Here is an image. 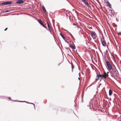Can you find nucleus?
Listing matches in <instances>:
<instances>
[{
  "label": "nucleus",
  "instance_id": "cd10ccee",
  "mask_svg": "<svg viewBox=\"0 0 121 121\" xmlns=\"http://www.w3.org/2000/svg\"><path fill=\"white\" fill-rule=\"evenodd\" d=\"M66 48V49H69V48Z\"/></svg>",
  "mask_w": 121,
  "mask_h": 121
},
{
  "label": "nucleus",
  "instance_id": "6e6552de",
  "mask_svg": "<svg viewBox=\"0 0 121 121\" xmlns=\"http://www.w3.org/2000/svg\"><path fill=\"white\" fill-rule=\"evenodd\" d=\"M112 93V91L111 89H110L109 90V95L110 96L111 95Z\"/></svg>",
  "mask_w": 121,
  "mask_h": 121
},
{
  "label": "nucleus",
  "instance_id": "bb28decb",
  "mask_svg": "<svg viewBox=\"0 0 121 121\" xmlns=\"http://www.w3.org/2000/svg\"><path fill=\"white\" fill-rule=\"evenodd\" d=\"M8 98L9 99H11V98L10 97H8Z\"/></svg>",
  "mask_w": 121,
  "mask_h": 121
},
{
  "label": "nucleus",
  "instance_id": "b1692460",
  "mask_svg": "<svg viewBox=\"0 0 121 121\" xmlns=\"http://www.w3.org/2000/svg\"><path fill=\"white\" fill-rule=\"evenodd\" d=\"M48 31H49V32H50L51 34H52L51 32V30H49Z\"/></svg>",
  "mask_w": 121,
  "mask_h": 121
},
{
  "label": "nucleus",
  "instance_id": "dca6fc26",
  "mask_svg": "<svg viewBox=\"0 0 121 121\" xmlns=\"http://www.w3.org/2000/svg\"><path fill=\"white\" fill-rule=\"evenodd\" d=\"M111 14H112V16L113 15V16H114V14H113V13H114V11H113L112 10H111Z\"/></svg>",
  "mask_w": 121,
  "mask_h": 121
},
{
  "label": "nucleus",
  "instance_id": "2eb2a0df",
  "mask_svg": "<svg viewBox=\"0 0 121 121\" xmlns=\"http://www.w3.org/2000/svg\"><path fill=\"white\" fill-rule=\"evenodd\" d=\"M105 41L104 39V37H103V38H101V37H100V41L101 42L102 41Z\"/></svg>",
  "mask_w": 121,
  "mask_h": 121
},
{
  "label": "nucleus",
  "instance_id": "9b49d317",
  "mask_svg": "<svg viewBox=\"0 0 121 121\" xmlns=\"http://www.w3.org/2000/svg\"><path fill=\"white\" fill-rule=\"evenodd\" d=\"M60 35L63 38V39H64V40H65V38L64 35L61 33H60Z\"/></svg>",
  "mask_w": 121,
  "mask_h": 121
},
{
  "label": "nucleus",
  "instance_id": "a211bd4d",
  "mask_svg": "<svg viewBox=\"0 0 121 121\" xmlns=\"http://www.w3.org/2000/svg\"><path fill=\"white\" fill-rule=\"evenodd\" d=\"M71 66H72V72L73 71V69L74 68V65H73V64H71Z\"/></svg>",
  "mask_w": 121,
  "mask_h": 121
},
{
  "label": "nucleus",
  "instance_id": "2f4dec72",
  "mask_svg": "<svg viewBox=\"0 0 121 121\" xmlns=\"http://www.w3.org/2000/svg\"><path fill=\"white\" fill-rule=\"evenodd\" d=\"M13 101H16V100H13Z\"/></svg>",
  "mask_w": 121,
  "mask_h": 121
},
{
  "label": "nucleus",
  "instance_id": "4468645a",
  "mask_svg": "<svg viewBox=\"0 0 121 121\" xmlns=\"http://www.w3.org/2000/svg\"><path fill=\"white\" fill-rule=\"evenodd\" d=\"M47 24L48 26V29L47 30H51L50 27V26H49V24L48 23V22H47Z\"/></svg>",
  "mask_w": 121,
  "mask_h": 121
},
{
  "label": "nucleus",
  "instance_id": "e433bc0d",
  "mask_svg": "<svg viewBox=\"0 0 121 121\" xmlns=\"http://www.w3.org/2000/svg\"><path fill=\"white\" fill-rule=\"evenodd\" d=\"M118 65V66L119 67V66L118 65Z\"/></svg>",
  "mask_w": 121,
  "mask_h": 121
},
{
  "label": "nucleus",
  "instance_id": "f03ea898",
  "mask_svg": "<svg viewBox=\"0 0 121 121\" xmlns=\"http://www.w3.org/2000/svg\"><path fill=\"white\" fill-rule=\"evenodd\" d=\"M105 61L106 64L108 67V69L110 70H112V66L109 62L106 60H105Z\"/></svg>",
  "mask_w": 121,
  "mask_h": 121
},
{
  "label": "nucleus",
  "instance_id": "20e7f679",
  "mask_svg": "<svg viewBox=\"0 0 121 121\" xmlns=\"http://www.w3.org/2000/svg\"><path fill=\"white\" fill-rule=\"evenodd\" d=\"M12 3V2L10 1H7L3 2L1 3L0 4L1 5H5L10 4H11Z\"/></svg>",
  "mask_w": 121,
  "mask_h": 121
},
{
  "label": "nucleus",
  "instance_id": "412c9836",
  "mask_svg": "<svg viewBox=\"0 0 121 121\" xmlns=\"http://www.w3.org/2000/svg\"><path fill=\"white\" fill-rule=\"evenodd\" d=\"M68 44H69L70 43V42L69 41H67V40H66L65 39V40H64Z\"/></svg>",
  "mask_w": 121,
  "mask_h": 121
},
{
  "label": "nucleus",
  "instance_id": "f3484780",
  "mask_svg": "<svg viewBox=\"0 0 121 121\" xmlns=\"http://www.w3.org/2000/svg\"><path fill=\"white\" fill-rule=\"evenodd\" d=\"M101 77L102 78H104L105 79H106V77L104 75H101Z\"/></svg>",
  "mask_w": 121,
  "mask_h": 121
},
{
  "label": "nucleus",
  "instance_id": "39448f33",
  "mask_svg": "<svg viewBox=\"0 0 121 121\" xmlns=\"http://www.w3.org/2000/svg\"><path fill=\"white\" fill-rule=\"evenodd\" d=\"M24 3V1L22 0H18L16 2V3L20 4H22Z\"/></svg>",
  "mask_w": 121,
  "mask_h": 121
},
{
  "label": "nucleus",
  "instance_id": "9d476101",
  "mask_svg": "<svg viewBox=\"0 0 121 121\" xmlns=\"http://www.w3.org/2000/svg\"><path fill=\"white\" fill-rule=\"evenodd\" d=\"M38 22L39 23L41 24V25H43V23L42 21L41 20L39 19H38Z\"/></svg>",
  "mask_w": 121,
  "mask_h": 121
},
{
  "label": "nucleus",
  "instance_id": "f704fd0d",
  "mask_svg": "<svg viewBox=\"0 0 121 121\" xmlns=\"http://www.w3.org/2000/svg\"><path fill=\"white\" fill-rule=\"evenodd\" d=\"M112 56L113 57H114V56L113 55H112Z\"/></svg>",
  "mask_w": 121,
  "mask_h": 121
},
{
  "label": "nucleus",
  "instance_id": "0eeeda50",
  "mask_svg": "<svg viewBox=\"0 0 121 121\" xmlns=\"http://www.w3.org/2000/svg\"><path fill=\"white\" fill-rule=\"evenodd\" d=\"M101 75H101L100 73L99 74H97V77L98 78L96 79V80H98L99 79V77H101Z\"/></svg>",
  "mask_w": 121,
  "mask_h": 121
},
{
  "label": "nucleus",
  "instance_id": "4c0bfd02",
  "mask_svg": "<svg viewBox=\"0 0 121 121\" xmlns=\"http://www.w3.org/2000/svg\"><path fill=\"white\" fill-rule=\"evenodd\" d=\"M116 74H117V73H116Z\"/></svg>",
  "mask_w": 121,
  "mask_h": 121
},
{
  "label": "nucleus",
  "instance_id": "6ab92c4d",
  "mask_svg": "<svg viewBox=\"0 0 121 121\" xmlns=\"http://www.w3.org/2000/svg\"><path fill=\"white\" fill-rule=\"evenodd\" d=\"M18 101V102H25L27 103H28V104H30V103H29V102H26V101Z\"/></svg>",
  "mask_w": 121,
  "mask_h": 121
},
{
  "label": "nucleus",
  "instance_id": "aec40b11",
  "mask_svg": "<svg viewBox=\"0 0 121 121\" xmlns=\"http://www.w3.org/2000/svg\"><path fill=\"white\" fill-rule=\"evenodd\" d=\"M42 26H43L44 28L46 29L47 30H48V28L47 27H46V26H45L44 25V24H43V25H42Z\"/></svg>",
  "mask_w": 121,
  "mask_h": 121
},
{
  "label": "nucleus",
  "instance_id": "f8f14e48",
  "mask_svg": "<svg viewBox=\"0 0 121 121\" xmlns=\"http://www.w3.org/2000/svg\"><path fill=\"white\" fill-rule=\"evenodd\" d=\"M107 3L108 4V5L109 7L110 8H111V4L108 1H107Z\"/></svg>",
  "mask_w": 121,
  "mask_h": 121
},
{
  "label": "nucleus",
  "instance_id": "f257e3e1",
  "mask_svg": "<svg viewBox=\"0 0 121 121\" xmlns=\"http://www.w3.org/2000/svg\"><path fill=\"white\" fill-rule=\"evenodd\" d=\"M91 35L93 39L95 40L96 39L97 37V35L93 31H90Z\"/></svg>",
  "mask_w": 121,
  "mask_h": 121
},
{
  "label": "nucleus",
  "instance_id": "ddd939ff",
  "mask_svg": "<svg viewBox=\"0 0 121 121\" xmlns=\"http://www.w3.org/2000/svg\"><path fill=\"white\" fill-rule=\"evenodd\" d=\"M42 9L44 11V13H45L47 12L45 8V7L44 6H43L42 7Z\"/></svg>",
  "mask_w": 121,
  "mask_h": 121
},
{
  "label": "nucleus",
  "instance_id": "4be33fe9",
  "mask_svg": "<svg viewBox=\"0 0 121 121\" xmlns=\"http://www.w3.org/2000/svg\"><path fill=\"white\" fill-rule=\"evenodd\" d=\"M106 74H107L106 73V72H105L104 73V74H103V75H104L105 76H106Z\"/></svg>",
  "mask_w": 121,
  "mask_h": 121
},
{
  "label": "nucleus",
  "instance_id": "393cba45",
  "mask_svg": "<svg viewBox=\"0 0 121 121\" xmlns=\"http://www.w3.org/2000/svg\"><path fill=\"white\" fill-rule=\"evenodd\" d=\"M9 11H6L4 12V13H7V12H9Z\"/></svg>",
  "mask_w": 121,
  "mask_h": 121
},
{
  "label": "nucleus",
  "instance_id": "c756f323",
  "mask_svg": "<svg viewBox=\"0 0 121 121\" xmlns=\"http://www.w3.org/2000/svg\"><path fill=\"white\" fill-rule=\"evenodd\" d=\"M61 64V63H59V64H58V66H59V65H60Z\"/></svg>",
  "mask_w": 121,
  "mask_h": 121
},
{
  "label": "nucleus",
  "instance_id": "a878e982",
  "mask_svg": "<svg viewBox=\"0 0 121 121\" xmlns=\"http://www.w3.org/2000/svg\"><path fill=\"white\" fill-rule=\"evenodd\" d=\"M8 29V28H5V29L4 30L5 31H6L7 30V29Z\"/></svg>",
  "mask_w": 121,
  "mask_h": 121
},
{
  "label": "nucleus",
  "instance_id": "1a4fd4ad",
  "mask_svg": "<svg viewBox=\"0 0 121 121\" xmlns=\"http://www.w3.org/2000/svg\"><path fill=\"white\" fill-rule=\"evenodd\" d=\"M69 47H71L73 49H75V46H73L72 45H69Z\"/></svg>",
  "mask_w": 121,
  "mask_h": 121
},
{
  "label": "nucleus",
  "instance_id": "473e14b6",
  "mask_svg": "<svg viewBox=\"0 0 121 121\" xmlns=\"http://www.w3.org/2000/svg\"><path fill=\"white\" fill-rule=\"evenodd\" d=\"M69 50L70 51V52H71V50H70V49H69Z\"/></svg>",
  "mask_w": 121,
  "mask_h": 121
},
{
  "label": "nucleus",
  "instance_id": "7c9ffc66",
  "mask_svg": "<svg viewBox=\"0 0 121 121\" xmlns=\"http://www.w3.org/2000/svg\"><path fill=\"white\" fill-rule=\"evenodd\" d=\"M78 80H80V78H78Z\"/></svg>",
  "mask_w": 121,
  "mask_h": 121
},
{
  "label": "nucleus",
  "instance_id": "7ed1b4c3",
  "mask_svg": "<svg viewBox=\"0 0 121 121\" xmlns=\"http://www.w3.org/2000/svg\"><path fill=\"white\" fill-rule=\"evenodd\" d=\"M79 0L82 1V2L84 3V4H85L86 6L88 7H91L90 5L88 4V2L85 0Z\"/></svg>",
  "mask_w": 121,
  "mask_h": 121
},
{
  "label": "nucleus",
  "instance_id": "72a5a7b5",
  "mask_svg": "<svg viewBox=\"0 0 121 121\" xmlns=\"http://www.w3.org/2000/svg\"><path fill=\"white\" fill-rule=\"evenodd\" d=\"M109 73V72H107V74H108V73Z\"/></svg>",
  "mask_w": 121,
  "mask_h": 121
},
{
  "label": "nucleus",
  "instance_id": "c9c22d12",
  "mask_svg": "<svg viewBox=\"0 0 121 121\" xmlns=\"http://www.w3.org/2000/svg\"><path fill=\"white\" fill-rule=\"evenodd\" d=\"M58 27H59V25H58Z\"/></svg>",
  "mask_w": 121,
  "mask_h": 121
},
{
  "label": "nucleus",
  "instance_id": "c85d7f7f",
  "mask_svg": "<svg viewBox=\"0 0 121 121\" xmlns=\"http://www.w3.org/2000/svg\"><path fill=\"white\" fill-rule=\"evenodd\" d=\"M108 76V75L107 74H106V76Z\"/></svg>",
  "mask_w": 121,
  "mask_h": 121
},
{
  "label": "nucleus",
  "instance_id": "5701e85b",
  "mask_svg": "<svg viewBox=\"0 0 121 121\" xmlns=\"http://www.w3.org/2000/svg\"><path fill=\"white\" fill-rule=\"evenodd\" d=\"M30 104H33L34 105V108H35V104H34L33 103H30Z\"/></svg>",
  "mask_w": 121,
  "mask_h": 121
},
{
  "label": "nucleus",
  "instance_id": "423d86ee",
  "mask_svg": "<svg viewBox=\"0 0 121 121\" xmlns=\"http://www.w3.org/2000/svg\"><path fill=\"white\" fill-rule=\"evenodd\" d=\"M102 45L104 47H105L106 45V43L105 41H103L101 42Z\"/></svg>",
  "mask_w": 121,
  "mask_h": 121
}]
</instances>
